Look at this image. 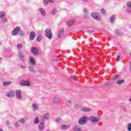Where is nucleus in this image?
I'll return each instance as SVG.
<instances>
[{"label": "nucleus", "instance_id": "obj_1", "mask_svg": "<svg viewBox=\"0 0 131 131\" xmlns=\"http://www.w3.org/2000/svg\"><path fill=\"white\" fill-rule=\"evenodd\" d=\"M12 34L13 36L17 35V34H19V35L21 36L23 35L22 30H21L19 27H16L12 32Z\"/></svg>", "mask_w": 131, "mask_h": 131}, {"label": "nucleus", "instance_id": "obj_2", "mask_svg": "<svg viewBox=\"0 0 131 131\" xmlns=\"http://www.w3.org/2000/svg\"><path fill=\"white\" fill-rule=\"evenodd\" d=\"M45 33L46 37L49 38V39H52L53 37V33H52V30L50 29H46L45 30Z\"/></svg>", "mask_w": 131, "mask_h": 131}, {"label": "nucleus", "instance_id": "obj_3", "mask_svg": "<svg viewBox=\"0 0 131 131\" xmlns=\"http://www.w3.org/2000/svg\"><path fill=\"white\" fill-rule=\"evenodd\" d=\"M92 17L93 18V19H95V20H97V21H101V15L99 13L97 12H94L92 13Z\"/></svg>", "mask_w": 131, "mask_h": 131}, {"label": "nucleus", "instance_id": "obj_4", "mask_svg": "<svg viewBox=\"0 0 131 131\" xmlns=\"http://www.w3.org/2000/svg\"><path fill=\"white\" fill-rule=\"evenodd\" d=\"M88 122V117L85 116H83L80 118L78 121V123L80 125H82L83 124H85Z\"/></svg>", "mask_w": 131, "mask_h": 131}, {"label": "nucleus", "instance_id": "obj_5", "mask_svg": "<svg viewBox=\"0 0 131 131\" xmlns=\"http://www.w3.org/2000/svg\"><path fill=\"white\" fill-rule=\"evenodd\" d=\"M15 95L17 99L18 100L23 99V95H22V91L20 90H17L15 92Z\"/></svg>", "mask_w": 131, "mask_h": 131}, {"label": "nucleus", "instance_id": "obj_6", "mask_svg": "<svg viewBox=\"0 0 131 131\" xmlns=\"http://www.w3.org/2000/svg\"><path fill=\"white\" fill-rule=\"evenodd\" d=\"M20 85L23 86H29L30 85V82L27 80H23L20 82Z\"/></svg>", "mask_w": 131, "mask_h": 131}, {"label": "nucleus", "instance_id": "obj_7", "mask_svg": "<svg viewBox=\"0 0 131 131\" xmlns=\"http://www.w3.org/2000/svg\"><path fill=\"white\" fill-rule=\"evenodd\" d=\"M48 118H50V114L49 113H45L42 116L41 121H45V120H48Z\"/></svg>", "mask_w": 131, "mask_h": 131}, {"label": "nucleus", "instance_id": "obj_8", "mask_svg": "<svg viewBox=\"0 0 131 131\" xmlns=\"http://www.w3.org/2000/svg\"><path fill=\"white\" fill-rule=\"evenodd\" d=\"M29 63L32 66H35V65H36V61H35V59L32 56L29 57Z\"/></svg>", "mask_w": 131, "mask_h": 131}, {"label": "nucleus", "instance_id": "obj_9", "mask_svg": "<svg viewBox=\"0 0 131 131\" xmlns=\"http://www.w3.org/2000/svg\"><path fill=\"white\" fill-rule=\"evenodd\" d=\"M18 56L19 57V58L20 60H21V61H24V58H25V55H24V53H23V51H19L18 53Z\"/></svg>", "mask_w": 131, "mask_h": 131}, {"label": "nucleus", "instance_id": "obj_10", "mask_svg": "<svg viewBox=\"0 0 131 131\" xmlns=\"http://www.w3.org/2000/svg\"><path fill=\"white\" fill-rule=\"evenodd\" d=\"M90 120L92 123H98V122H99V118H97L95 116H91L90 117Z\"/></svg>", "mask_w": 131, "mask_h": 131}, {"label": "nucleus", "instance_id": "obj_11", "mask_svg": "<svg viewBox=\"0 0 131 131\" xmlns=\"http://www.w3.org/2000/svg\"><path fill=\"white\" fill-rule=\"evenodd\" d=\"M31 51L32 54H33V55H34L35 56L38 55V50L36 47H32L31 49Z\"/></svg>", "mask_w": 131, "mask_h": 131}, {"label": "nucleus", "instance_id": "obj_12", "mask_svg": "<svg viewBox=\"0 0 131 131\" xmlns=\"http://www.w3.org/2000/svg\"><path fill=\"white\" fill-rule=\"evenodd\" d=\"M35 36H36V34L35 33V32L31 31L30 33V39L31 40H33L34 38H35Z\"/></svg>", "mask_w": 131, "mask_h": 131}, {"label": "nucleus", "instance_id": "obj_13", "mask_svg": "<svg viewBox=\"0 0 131 131\" xmlns=\"http://www.w3.org/2000/svg\"><path fill=\"white\" fill-rule=\"evenodd\" d=\"M6 97H8V98H13L14 96V93L13 91H11L10 92H7L5 94Z\"/></svg>", "mask_w": 131, "mask_h": 131}, {"label": "nucleus", "instance_id": "obj_14", "mask_svg": "<svg viewBox=\"0 0 131 131\" xmlns=\"http://www.w3.org/2000/svg\"><path fill=\"white\" fill-rule=\"evenodd\" d=\"M38 11L40 12L41 14V16L43 17V18H45V17H46V11H45V9H43V8H39L38 9Z\"/></svg>", "mask_w": 131, "mask_h": 131}, {"label": "nucleus", "instance_id": "obj_15", "mask_svg": "<svg viewBox=\"0 0 131 131\" xmlns=\"http://www.w3.org/2000/svg\"><path fill=\"white\" fill-rule=\"evenodd\" d=\"M57 35L59 38H61V37H62V36H64V29L63 28H62L60 30Z\"/></svg>", "mask_w": 131, "mask_h": 131}, {"label": "nucleus", "instance_id": "obj_16", "mask_svg": "<svg viewBox=\"0 0 131 131\" xmlns=\"http://www.w3.org/2000/svg\"><path fill=\"white\" fill-rule=\"evenodd\" d=\"M38 128L39 131L43 130V129L45 128V123H43V122H41L39 124Z\"/></svg>", "mask_w": 131, "mask_h": 131}, {"label": "nucleus", "instance_id": "obj_17", "mask_svg": "<svg viewBox=\"0 0 131 131\" xmlns=\"http://www.w3.org/2000/svg\"><path fill=\"white\" fill-rule=\"evenodd\" d=\"M28 69L30 71V72L31 73H35L36 72V71H35V69H34V67L33 66H30Z\"/></svg>", "mask_w": 131, "mask_h": 131}, {"label": "nucleus", "instance_id": "obj_18", "mask_svg": "<svg viewBox=\"0 0 131 131\" xmlns=\"http://www.w3.org/2000/svg\"><path fill=\"white\" fill-rule=\"evenodd\" d=\"M39 108V106L37 104L33 103L32 104V109L33 111H37Z\"/></svg>", "mask_w": 131, "mask_h": 131}, {"label": "nucleus", "instance_id": "obj_19", "mask_svg": "<svg viewBox=\"0 0 131 131\" xmlns=\"http://www.w3.org/2000/svg\"><path fill=\"white\" fill-rule=\"evenodd\" d=\"M81 111L83 112H90L91 108L90 107H81Z\"/></svg>", "mask_w": 131, "mask_h": 131}, {"label": "nucleus", "instance_id": "obj_20", "mask_svg": "<svg viewBox=\"0 0 131 131\" xmlns=\"http://www.w3.org/2000/svg\"><path fill=\"white\" fill-rule=\"evenodd\" d=\"M74 131H81V127H80V126H79L78 125H76L74 127Z\"/></svg>", "mask_w": 131, "mask_h": 131}, {"label": "nucleus", "instance_id": "obj_21", "mask_svg": "<svg viewBox=\"0 0 131 131\" xmlns=\"http://www.w3.org/2000/svg\"><path fill=\"white\" fill-rule=\"evenodd\" d=\"M76 20L75 19H71L69 22L68 24L69 26H73V24H75Z\"/></svg>", "mask_w": 131, "mask_h": 131}, {"label": "nucleus", "instance_id": "obj_22", "mask_svg": "<svg viewBox=\"0 0 131 131\" xmlns=\"http://www.w3.org/2000/svg\"><path fill=\"white\" fill-rule=\"evenodd\" d=\"M37 41H38V42H40L41 40H42V35L41 34L38 35L36 37Z\"/></svg>", "mask_w": 131, "mask_h": 131}, {"label": "nucleus", "instance_id": "obj_23", "mask_svg": "<svg viewBox=\"0 0 131 131\" xmlns=\"http://www.w3.org/2000/svg\"><path fill=\"white\" fill-rule=\"evenodd\" d=\"M44 5H48L49 3H54V0H43Z\"/></svg>", "mask_w": 131, "mask_h": 131}, {"label": "nucleus", "instance_id": "obj_24", "mask_svg": "<svg viewBox=\"0 0 131 131\" xmlns=\"http://www.w3.org/2000/svg\"><path fill=\"white\" fill-rule=\"evenodd\" d=\"M60 102V99L57 97H54L53 99V104H58V102Z\"/></svg>", "mask_w": 131, "mask_h": 131}, {"label": "nucleus", "instance_id": "obj_25", "mask_svg": "<svg viewBox=\"0 0 131 131\" xmlns=\"http://www.w3.org/2000/svg\"><path fill=\"white\" fill-rule=\"evenodd\" d=\"M13 126L15 127V128H18V127H20V124L18 122H15L13 123Z\"/></svg>", "mask_w": 131, "mask_h": 131}, {"label": "nucleus", "instance_id": "obj_26", "mask_svg": "<svg viewBox=\"0 0 131 131\" xmlns=\"http://www.w3.org/2000/svg\"><path fill=\"white\" fill-rule=\"evenodd\" d=\"M39 122V118L38 117H36L34 120V123L35 124H37Z\"/></svg>", "mask_w": 131, "mask_h": 131}, {"label": "nucleus", "instance_id": "obj_27", "mask_svg": "<svg viewBox=\"0 0 131 131\" xmlns=\"http://www.w3.org/2000/svg\"><path fill=\"white\" fill-rule=\"evenodd\" d=\"M18 122H20V123H21L22 124H24V123L26 122L25 119L24 118H21L18 120Z\"/></svg>", "mask_w": 131, "mask_h": 131}, {"label": "nucleus", "instance_id": "obj_28", "mask_svg": "<svg viewBox=\"0 0 131 131\" xmlns=\"http://www.w3.org/2000/svg\"><path fill=\"white\" fill-rule=\"evenodd\" d=\"M6 124H7L8 127L10 129H12L13 128V126H11V125H10L11 123H10V121H6Z\"/></svg>", "mask_w": 131, "mask_h": 131}, {"label": "nucleus", "instance_id": "obj_29", "mask_svg": "<svg viewBox=\"0 0 131 131\" xmlns=\"http://www.w3.org/2000/svg\"><path fill=\"white\" fill-rule=\"evenodd\" d=\"M70 128V125H63L61 127V128L62 129H68V128Z\"/></svg>", "mask_w": 131, "mask_h": 131}, {"label": "nucleus", "instance_id": "obj_30", "mask_svg": "<svg viewBox=\"0 0 131 131\" xmlns=\"http://www.w3.org/2000/svg\"><path fill=\"white\" fill-rule=\"evenodd\" d=\"M125 81L124 79L119 80L117 81V84H122V83H124Z\"/></svg>", "mask_w": 131, "mask_h": 131}, {"label": "nucleus", "instance_id": "obj_31", "mask_svg": "<svg viewBox=\"0 0 131 131\" xmlns=\"http://www.w3.org/2000/svg\"><path fill=\"white\" fill-rule=\"evenodd\" d=\"M6 16V12L4 11L0 12V18H2Z\"/></svg>", "mask_w": 131, "mask_h": 131}, {"label": "nucleus", "instance_id": "obj_32", "mask_svg": "<svg viewBox=\"0 0 131 131\" xmlns=\"http://www.w3.org/2000/svg\"><path fill=\"white\" fill-rule=\"evenodd\" d=\"M11 84V81H6L3 82L4 86H7V85H10Z\"/></svg>", "mask_w": 131, "mask_h": 131}, {"label": "nucleus", "instance_id": "obj_33", "mask_svg": "<svg viewBox=\"0 0 131 131\" xmlns=\"http://www.w3.org/2000/svg\"><path fill=\"white\" fill-rule=\"evenodd\" d=\"M16 47L18 50H21V49L23 47V45L22 43H18L16 45Z\"/></svg>", "mask_w": 131, "mask_h": 131}, {"label": "nucleus", "instance_id": "obj_34", "mask_svg": "<svg viewBox=\"0 0 131 131\" xmlns=\"http://www.w3.org/2000/svg\"><path fill=\"white\" fill-rule=\"evenodd\" d=\"M56 13H57V9L54 8L53 9H52L51 14L52 15H56Z\"/></svg>", "mask_w": 131, "mask_h": 131}, {"label": "nucleus", "instance_id": "obj_35", "mask_svg": "<svg viewBox=\"0 0 131 131\" xmlns=\"http://www.w3.org/2000/svg\"><path fill=\"white\" fill-rule=\"evenodd\" d=\"M110 20L111 23H112V22H113V21H114L115 20V16H114V15L110 17Z\"/></svg>", "mask_w": 131, "mask_h": 131}, {"label": "nucleus", "instance_id": "obj_36", "mask_svg": "<svg viewBox=\"0 0 131 131\" xmlns=\"http://www.w3.org/2000/svg\"><path fill=\"white\" fill-rule=\"evenodd\" d=\"M119 78V75H115L112 77V79H117Z\"/></svg>", "mask_w": 131, "mask_h": 131}, {"label": "nucleus", "instance_id": "obj_37", "mask_svg": "<svg viewBox=\"0 0 131 131\" xmlns=\"http://www.w3.org/2000/svg\"><path fill=\"white\" fill-rule=\"evenodd\" d=\"M1 19L3 20V22H7L8 21V18L5 16L1 17Z\"/></svg>", "mask_w": 131, "mask_h": 131}, {"label": "nucleus", "instance_id": "obj_38", "mask_svg": "<svg viewBox=\"0 0 131 131\" xmlns=\"http://www.w3.org/2000/svg\"><path fill=\"white\" fill-rule=\"evenodd\" d=\"M126 6L129 9H131V2H129L127 3Z\"/></svg>", "mask_w": 131, "mask_h": 131}, {"label": "nucleus", "instance_id": "obj_39", "mask_svg": "<svg viewBox=\"0 0 131 131\" xmlns=\"http://www.w3.org/2000/svg\"><path fill=\"white\" fill-rule=\"evenodd\" d=\"M127 129L128 131H131V123H129L127 125Z\"/></svg>", "mask_w": 131, "mask_h": 131}, {"label": "nucleus", "instance_id": "obj_40", "mask_svg": "<svg viewBox=\"0 0 131 131\" xmlns=\"http://www.w3.org/2000/svg\"><path fill=\"white\" fill-rule=\"evenodd\" d=\"M61 121H62V119H61V118H58V119L56 120V122L57 123H59V122H61Z\"/></svg>", "mask_w": 131, "mask_h": 131}, {"label": "nucleus", "instance_id": "obj_41", "mask_svg": "<svg viewBox=\"0 0 131 131\" xmlns=\"http://www.w3.org/2000/svg\"><path fill=\"white\" fill-rule=\"evenodd\" d=\"M105 12H106L105 9H101V14H103V15H105Z\"/></svg>", "mask_w": 131, "mask_h": 131}, {"label": "nucleus", "instance_id": "obj_42", "mask_svg": "<svg viewBox=\"0 0 131 131\" xmlns=\"http://www.w3.org/2000/svg\"><path fill=\"white\" fill-rule=\"evenodd\" d=\"M74 108H79V104H76L74 106Z\"/></svg>", "mask_w": 131, "mask_h": 131}, {"label": "nucleus", "instance_id": "obj_43", "mask_svg": "<svg viewBox=\"0 0 131 131\" xmlns=\"http://www.w3.org/2000/svg\"><path fill=\"white\" fill-rule=\"evenodd\" d=\"M20 67L21 68H22L23 69H25V68H26V67L25 66H23L22 64L20 65Z\"/></svg>", "mask_w": 131, "mask_h": 131}, {"label": "nucleus", "instance_id": "obj_44", "mask_svg": "<svg viewBox=\"0 0 131 131\" xmlns=\"http://www.w3.org/2000/svg\"><path fill=\"white\" fill-rule=\"evenodd\" d=\"M127 12L128 13H131V9L130 8L127 9Z\"/></svg>", "mask_w": 131, "mask_h": 131}, {"label": "nucleus", "instance_id": "obj_45", "mask_svg": "<svg viewBox=\"0 0 131 131\" xmlns=\"http://www.w3.org/2000/svg\"><path fill=\"white\" fill-rule=\"evenodd\" d=\"M119 58H120V56L118 55L117 57V58H116L117 61H119L120 60Z\"/></svg>", "mask_w": 131, "mask_h": 131}, {"label": "nucleus", "instance_id": "obj_46", "mask_svg": "<svg viewBox=\"0 0 131 131\" xmlns=\"http://www.w3.org/2000/svg\"><path fill=\"white\" fill-rule=\"evenodd\" d=\"M89 33H94V31L92 30H88Z\"/></svg>", "mask_w": 131, "mask_h": 131}, {"label": "nucleus", "instance_id": "obj_47", "mask_svg": "<svg viewBox=\"0 0 131 131\" xmlns=\"http://www.w3.org/2000/svg\"><path fill=\"white\" fill-rule=\"evenodd\" d=\"M83 3H88L89 0H82Z\"/></svg>", "mask_w": 131, "mask_h": 131}, {"label": "nucleus", "instance_id": "obj_48", "mask_svg": "<svg viewBox=\"0 0 131 131\" xmlns=\"http://www.w3.org/2000/svg\"><path fill=\"white\" fill-rule=\"evenodd\" d=\"M53 61H54L55 62H56V61H59V58L53 59Z\"/></svg>", "mask_w": 131, "mask_h": 131}, {"label": "nucleus", "instance_id": "obj_49", "mask_svg": "<svg viewBox=\"0 0 131 131\" xmlns=\"http://www.w3.org/2000/svg\"><path fill=\"white\" fill-rule=\"evenodd\" d=\"M70 79H74V77H73V76H71L70 77Z\"/></svg>", "mask_w": 131, "mask_h": 131}, {"label": "nucleus", "instance_id": "obj_50", "mask_svg": "<svg viewBox=\"0 0 131 131\" xmlns=\"http://www.w3.org/2000/svg\"><path fill=\"white\" fill-rule=\"evenodd\" d=\"M5 52H9V49L8 48H6L5 49Z\"/></svg>", "mask_w": 131, "mask_h": 131}, {"label": "nucleus", "instance_id": "obj_51", "mask_svg": "<svg viewBox=\"0 0 131 131\" xmlns=\"http://www.w3.org/2000/svg\"><path fill=\"white\" fill-rule=\"evenodd\" d=\"M83 12H86V11H88L86 9V8H84V9H83Z\"/></svg>", "mask_w": 131, "mask_h": 131}, {"label": "nucleus", "instance_id": "obj_52", "mask_svg": "<svg viewBox=\"0 0 131 131\" xmlns=\"http://www.w3.org/2000/svg\"><path fill=\"white\" fill-rule=\"evenodd\" d=\"M89 16L86 14L84 15V18H88Z\"/></svg>", "mask_w": 131, "mask_h": 131}, {"label": "nucleus", "instance_id": "obj_53", "mask_svg": "<svg viewBox=\"0 0 131 131\" xmlns=\"http://www.w3.org/2000/svg\"><path fill=\"white\" fill-rule=\"evenodd\" d=\"M71 103H72V102H71V100L69 101V104H71Z\"/></svg>", "mask_w": 131, "mask_h": 131}, {"label": "nucleus", "instance_id": "obj_54", "mask_svg": "<svg viewBox=\"0 0 131 131\" xmlns=\"http://www.w3.org/2000/svg\"><path fill=\"white\" fill-rule=\"evenodd\" d=\"M129 102H131V98L129 99Z\"/></svg>", "mask_w": 131, "mask_h": 131}, {"label": "nucleus", "instance_id": "obj_55", "mask_svg": "<svg viewBox=\"0 0 131 131\" xmlns=\"http://www.w3.org/2000/svg\"><path fill=\"white\" fill-rule=\"evenodd\" d=\"M0 131H4V130H3L2 128H0Z\"/></svg>", "mask_w": 131, "mask_h": 131}, {"label": "nucleus", "instance_id": "obj_56", "mask_svg": "<svg viewBox=\"0 0 131 131\" xmlns=\"http://www.w3.org/2000/svg\"><path fill=\"white\" fill-rule=\"evenodd\" d=\"M130 70H131V63H130Z\"/></svg>", "mask_w": 131, "mask_h": 131}, {"label": "nucleus", "instance_id": "obj_57", "mask_svg": "<svg viewBox=\"0 0 131 131\" xmlns=\"http://www.w3.org/2000/svg\"><path fill=\"white\" fill-rule=\"evenodd\" d=\"M105 1H106L107 2H109V1H110V0H105Z\"/></svg>", "mask_w": 131, "mask_h": 131}, {"label": "nucleus", "instance_id": "obj_58", "mask_svg": "<svg viewBox=\"0 0 131 131\" xmlns=\"http://www.w3.org/2000/svg\"><path fill=\"white\" fill-rule=\"evenodd\" d=\"M0 60H1V58H0Z\"/></svg>", "mask_w": 131, "mask_h": 131}]
</instances>
